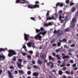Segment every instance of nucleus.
Instances as JSON below:
<instances>
[{"mask_svg":"<svg viewBox=\"0 0 78 78\" xmlns=\"http://www.w3.org/2000/svg\"><path fill=\"white\" fill-rule=\"evenodd\" d=\"M66 59H70V57L68 55H65L63 57V59H66Z\"/></svg>","mask_w":78,"mask_h":78,"instance_id":"nucleus-16","label":"nucleus"},{"mask_svg":"<svg viewBox=\"0 0 78 78\" xmlns=\"http://www.w3.org/2000/svg\"><path fill=\"white\" fill-rule=\"evenodd\" d=\"M60 51V49H56L55 50V51H56V53H58Z\"/></svg>","mask_w":78,"mask_h":78,"instance_id":"nucleus-45","label":"nucleus"},{"mask_svg":"<svg viewBox=\"0 0 78 78\" xmlns=\"http://www.w3.org/2000/svg\"><path fill=\"white\" fill-rule=\"evenodd\" d=\"M78 67H76L75 68H74L73 69L74 70H78Z\"/></svg>","mask_w":78,"mask_h":78,"instance_id":"nucleus-49","label":"nucleus"},{"mask_svg":"<svg viewBox=\"0 0 78 78\" xmlns=\"http://www.w3.org/2000/svg\"><path fill=\"white\" fill-rule=\"evenodd\" d=\"M59 20H61V19H62V16L61 15H59Z\"/></svg>","mask_w":78,"mask_h":78,"instance_id":"nucleus-44","label":"nucleus"},{"mask_svg":"<svg viewBox=\"0 0 78 78\" xmlns=\"http://www.w3.org/2000/svg\"><path fill=\"white\" fill-rule=\"evenodd\" d=\"M72 67H76V63L73 64Z\"/></svg>","mask_w":78,"mask_h":78,"instance_id":"nucleus-40","label":"nucleus"},{"mask_svg":"<svg viewBox=\"0 0 78 78\" xmlns=\"http://www.w3.org/2000/svg\"><path fill=\"white\" fill-rule=\"evenodd\" d=\"M9 54H8V56L9 57H11L13 55H16V52L12 50L9 49L8 51Z\"/></svg>","mask_w":78,"mask_h":78,"instance_id":"nucleus-2","label":"nucleus"},{"mask_svg":"<svg viewBox=\"0 0 78 78\" xmlns=\"http://www.w3.org/2000/svg\"><path fill=\"white\" fill-rule=\"evenodd\" d=\"M31 72L30 71H28L27 72V74L29 75H31Z\"/></svg>","mask_w":78,"mask_h":78,"instance_id":"nucleus-30","label":"nucleus"},{"mask_svg":"<svg viewBox=\"0 0 78 78\" xmlns=\"http://www.w3.org/2000/svg\"><path fill=\"white\" fill-rule=\"evenodd\" d=\"M46 31H44L42 32V35L44 36V35H45L46 34Z\"/></svg>","mask_w":78,"mask_h":78,"instance_id":"nucleus-34","label":"nucleus"},{"mask_svg":"<svg viewBox=\"0 0 78 78\" xmlns=\"http://www.w3.org/2000/svg\"><path fill=\"white\" fill-rule=\"evenodd\" d=\"M35 5H37V4H39V2L38 1H37L35 2Z\"/></svg>","mask_w":78,"mask_h":78,"instance_id":"nucleus-52","label":"nucleus"},{"mask_svg":"<svg viewBox=\"0 0 78 78\" xmlns=\"http://www.w3.org/2000/svg\"><path fill=\"white\" fill-rule=\"evenodd\" d=\"M75 9H76V8H75V7H73L71 10V12H74V11H75Z\"/></svg>","mask_w":78,"mask_h":78,"instance_id":"nucleus-21","label":"nucleus"},{"mask_svg":"<svg viewBox=\"0 0 78 78\" xmlns=\"http://www.w3.org/2000/svg\"><path fill=\"white\" fill-rule=\"evenodd\" d=\"M32 47H33L34 48H36V46L34 44H32Z\"/></svg>","mask_w":78,"mask_h":78,"instance_id":"nucleus-56","label":"nucleus"},{"mask_svg":"<svg viewBox=\"0 0 78 78\" xmlns=\"http://www.w3.org/2000/svg\"><path fill=\"white\" fill-rule=\"evenodd\" d=\"M71 27L73 28L75 27V24L73 23L72 24H71Z\"/></svg>","mask_w":78,"mask_h":78,"instance_id":"nucleus-32","label":"nucleus"},{"mask_svg":"<svg viewBox=\"0 0 78 78\" xmlns=\"http://www.w3.org/2000/svg\"><path fill=\"white\" fill-rule=\"evenodd\" d=\"M8 75H9V78H14V77H13V76L11 73V72L9 70L8 71Z\"/></svg>","mask_w":78,"mask_h":78,"instance_id":"nucleus-7","label":"nucleus"},{"mask_svg":"<svg viewBox=\"0 0 78 78\" xmlns=\"http://www.w3.org/2000/svg\"><path fill=\"white\" fill-rule=\"evenodd\" d=\"M12 60L13 61H16V57H14V58Z\"/></svg>","mask_w":78,"mask_h":78,"instance_id":"nucleus-54","label":"nucleus"},{"mask_svg":"<svg viewBox=\"0 0 78 78\" xmlns=\"http://www.w3.org/2000/svg\"><path fill=\"white\" fill-rule=\"evenodd\" d=\"M27 6L28 8H30V9H34V8H39V5H33L29 4L27 5Z\"/></svg>","mask_w":78,"mask_h":78,"instance_id":"nucleus-4","label":"nucleus"},{"mask_svg":"<svg viewBox=\"0 0 78 78\" xmlns=\"http://www.w3.org/2000/svg\"><path fill=\"white\" fill-rule=\"evenodd\" d=\"M34 68L35 69H38L39 68L38 67L36 66V65H34L33 66Z\"/></svg>","mask_w":78,"mask_h":78,"instance_id":"nucleus-46","label":"nucleus"},{"mask_svg":"<svg viewBox=\"0 0 78 78\" xmlns=\"http://www.w3.org/2000/svg\"><path fill=\"white\" fill-rule=\"evenodd\" d=\"M41 58H42L43 60H44L46 58V55H44V54H41Z\"/></svg>","mask_w":78,"mask_h":78,"instance_id":"nucleus-10","label":"nucleus"},{"mask_svg":"<svg viewBox=\"0 0 78 78\" xmlns=\"http://www.w3.org/2000/svg\"><path fill=\"white\" fill-rule=\"evenodd\" d=\"M76 19L75 18H73V19L72 20V21L71 22L70 24H72L73 23H75L76 21Z\"/></svg>","mask_w":78,"mask_h":78,"instance_id":"nucleus-12","label":"nucleus"},{"mask_svg":"<svg viewBox=\"0 0 78 78\" xmlns=\"http://www.w3.org/2000/svg\"><path fill=\"white\" fill-rule=\"evenodd\" d=\"M50 64H52L50 66V67H51V69L54 67V63H53V62H50Z\"/></svg>","mask_w":78,"mask_h":78,"instance_id":"nucleus-17","label":"nucleus"},{"mask_svg":"<svg viewBox=\"0 0 78 78\" xmlns=\"http://www.w3.org/2000/svg\"><path fill=\"white\" fill-rule=\"evenodd\" d=\"M60 5V2H58L56 4V6H59Z\"/></svg>","mask_w":78,"mask_h":78,"instance_id":"nucleus-41","label":"nucleus"},{"mask_svg":"<svg viewBox=\"0 0 78 78\" xmlns=\"http://www.w3.org/2000/svg\"><path fill=\"white\" fill-rule=\"evenodd\" d=\"M23 48L24 49H27V47L25 44H24L23 46Z\"/></svg>","mask_w":78,"mask_h":78,"instance_id":"nucleus-43","label":"nucleus"},{"mask_svg":"<svg viewBox=\"0 0 78 78\" xmlns=\"http://www.w3.org/2000/svg\"><path fill=\"white\" fill-rule=\"evenodd\" d=\"M58 72V74L60 75H62V74H63V73L62 72V71L61 70H59Z\"/></svg>","mask_w":78,"mask_h":78,"instance_id":"nucleus-24","label":"nucleus"},{"mask_svg":"<svg viewBox=\"0 0 78 78\" xmlns=\"http://www.w3.org/2000/svg\"><path fill=\"white\" fill-rule=\"evenodd\" d=\"M27 58H28V59L29 60H31V56L30 55H28L27 56Z\"/></svg>","mask_w":78,"mask_h":78,"instance_id":"nucleus-23","label":"nucleus"},{"mask_svg":"<svg viewBox=\"0 0 78 78\" xmlns=\"http://www.w3.org/2000/svg\"><path fill=\"white\" fill-rule=\"evenodd\" d=\"M31 19L32 20H34V21H36V20H35V18L33 17H30Z\"/></svg>","mask_w":78,"mask_h":78,"instance_id":"nucleus-37","label":"nucleus"},{"mask_svg":"<svg viewBox=\"0 0 78 78\" xmlns=\"http://www.w3.org/2000/svg\"><path fill=\"white\" fill-rule=\"evenodd\" d=\"M49 12H50V11H48L47 12L46 14V19H47V20H51V19H52V20H53V19H54V20H56V18H55V16H54L53 15L51 16V17H49Z\"/></svg>","mask_w":78,"mask_h":78,"instance_id":"nucleus-1","label":"nucleus"},{"mask_svg":"<svg viewBox=\"0 0 78 78\" xmlns=\"http://www.w3.org/2000/svg\"><path fill=\"white\" fill-rule=\"evenodd\" d=\"M62 65H60V66L61 67H64L66 66V63H65V62H63L62 63Z\"/></svg>","mask_w":78,"mask_h":78,"instance_id":"nucleus-19","label":"nucleus"},{"mask_svg":"<svg viewBox=\"0 0 78 78\" xmlns=\"http://www.w3.org/2000/svg\"><path fill=\"white\" fill-rule=\"evenodd\" d=\"M37 37L38 38V40H40V41H42V39H41V38H42V37L41 36H40L39 34H37L34 37V38L36 39H37Z\"/></svg>","mask_w":78,"mask_h":78,"instance_id":"nucleus-5","label":"nucleus"},{"mask_svg":"<svg viewBox=\"0 0 78 78\" xmlns=\"http://www.w3.org/2000/svg\"><path fill=\"white\" fill-rule=\"evenodd\" d=\"M59 41L60 42H63V43H65L67 42V39L66 38H63L62 40H59Z\"/></svg>","mask_w":78,"mask_h":78,"instance_id":"nucleus-11","label":"nucleus"},{"mask_svg":"<svg viewBox=\"0 0 78 78\" xmlns=\"http://www.w3.org/2000/svg\"><path fill=\"white\" fill-rule=\"evenodd\" d=\"M54 42V40H52L51 41V43H53Z\"/></svg>","mask_w":78,"mask_h":78,"instance_id":"nucleus-63","label":"nucleus"},{"mask_svg":"<svg viewBox=\"0 0 78 78\" xmlns=\"http://www.w3.org/2000/svg\"><path fill=\"white\" fill-rule=\"evenodd\" d=\"M23 56H26L27 55V54L26 53H23Z\"/></svg>","mask_w":78,"mask_h":78,"instance_id":"nucleus-62","label":"nucleus"},{"mask_svg":"<svg viewBox=\"0 0 78 78\" xmlns=\"http://www.w3.org/2000/svg\"><path fill=\"white\" fill-rule=\"evenodd\" d=\"M69 1H69V0H66V3H69Z\"/></svg>","mask_w":78,"mask_h":78,"instance_id":"nucleus-57","label":"nucleus"},{"mask_svg":"<svg viewBox=\"0 0 78 78\" xmlns=\"http://www.w3.org/2000/svg\"><path fill=\"white\" fill-rule=\"evenodd\" d=\"M9 69H13L14 70V67L12 66H10Z\"/></svg>","mask_w":78,"mask_h":78,"instance_id":"nucleus-38","label":"nucleus"},{"mask_svg":"<svg viewBox=\"0 0 78 78\" xmlns=\"http://www.w3.org/2000/svg\"><path fill=\"white\" fill-rule=\"evenodd\" d=\"M29 53L32 55L33 54V51H29Z\"/></svg>","mask_w":78,"mask_h":78,"instance_id":"nucleus-59","label":"nucleus"},{"mask_svg":"<svg viewBox=\"0 0 78 78\" xmlns=\"http://www.w3.org/2000/svg\"><path fill=\"white\" fill-rule=\"evenodd\" d=\"M33 75L34 76H38V75H39V73L37 72H34L33 73Z\"/></svg>","mask_w":78,"mask_h":78,"instance_id":"nucleus-14","label":"nucleus"},{"mask_svg":"<svg viewBox=\"0 0 78 78\" xmlns=\"http://www.w3.org/2000/svg\"><path fill=\"white\" fill-rule=\"evenodd\" d=\"M70 28H69V27L67 28L64 31H65L66 32H67L69 31H70Z\"/></svg>","mask_w":78,"mask_h":78,"instance_id":"nucleus-25","label":"nucleus"},{"mask_svg":"<svg viewBox=\"0 0 78 78\" xmlns=\"http://www.w3.org/2000/svg\"><path fill=\"white\" fill-rule=\"evenodd\" d=\"M54 15H55V18H58V14H54Z\"/></svg>","mask_w":78,"mask_h":78,"instance_id":"nucleus-47","label":"nucleus"},{"mask_svg":"<svg viewBox=\"0 0 78 78\" xmlns=\"http://www.w3.org/2000/svg\"><path fill=\"white\" fill-rule=\"evenodd\" d=\"M64 48H67V49L69 48V47L67 46L66 45H64Z\"/></svg>","mask_w":78,"mask_h":78,"instance_id":"nucleus-42","label":"nucleus"},{"mask_svg":"<svg viewBox=\"0 0 78 78\" xmlns=\"http://www.w3.org/2000/svg\"><path fill=\"white\" fill-rule=\"evenodd\" d=\"M65 73L66 74H68V75H69V74H70V71H66L65 72Z\"/></svg>","mask_w":78,"mask_h":78,"instance_id":"nucleus-33","label":"nucleus"},{"mask_svg":"<svg viewBox=\"0 0 78 78\" xmlns=\"http://www.w3.org/2000/svg\"><path fill=\"white\" fill-rule=\"evenodd\" d=\"M16 3H22V2L20 1V0H16Z\"/></svg>","mask_w":78,"mask_h":78,"instance_id":"nucleus-22","label":"nucleus"},{"mask_svg":"<svg viewBox=\"0 0 78 78\" xmlns=\"http://www.w3.org/2000/svg\"><path fill=\"white\" fill-rule=\"evenodd\" d=\"M40 30H41V31H44V28H43V27H41Z\"/></svg>","mask_w":78,"mask_h":78,"instance_id":"nucleus-58","label":"nucleus"},{"mask_svg":"<svg viewBox=\"0 0 78 78\" xmlns=\"http://www.w3.org/2000/svg\"><path fill=\"white\" fill-rule=\"evenodd\" d=\"M64 33V31L62 30H61L60 32H59L58 35L57 36L58 37H60L63 34V33Z\"/></svg>","mask_w":78,"mask_h":78,"instance_id":"nucleus-8","label":"nucleus"},{"mask_svg":"<svg viewBox=\"0 0 78 78\" xmlns=\"http://www.w3.org/2000/svg\"><path fill=\"white\" fill-rule=\"evenodd\" d=\"M66 69L67 68L66 67H64L62 68V70H66Z\"/></svg>","mask_w":78,"mask_h":78,"instance_id":"nucleus-51","label":"nucleus"},{"mask_svg":"<svg viewBox=\"0 0 78 78\" xmlns=\"http://www.w3.org/2000/svg\"><path fill=\"white\" fill-rule=\"evenodd\" d=\"M74 5V3L73 2H71L70 3V6H72Z\"/></svg>","mask_w":78,"mask_h":78,"instance_id":"nucleus-50","label":"nucleus"},{"mask_svg":"<svg viewBox=\"0 0 78 78\" xmlns=\"http://www.w3.org/2000/svg\"><path fill=\"white\" fill-rule=\"evenodd\" d=\"M50 62H47V66H50Z\"/></svg>","mask_w":78,"mask_h":78,"instance_id":"nucleus-48","label":"nucleus"},{"mask_svg":"<svg viewBox=\"0 0 78 78\" xmlns=\"http://www.w3.org/2000/svg\"><path fill=\"white\" fill-rule=\"evenodd\" d=\"M61 43L60 42H58L57 43V45L58 47L61 46Z\"/></svg>","mask_w":78,"mask_h":78,"instance_id":"nucleus-39","label":"nucleus"},{"mask_svg":"<svg viewBox=\"0 0 78 78\" xmlns=\"http://www.w3.org/2000/svg\"><path fill=\"white\" fill-rule=\"evenodd\" d=\"M20 1H23L24 2H21V3H23L24 4V3H27L28 1L26 0H20Z\"/></svg>","mask_w":78,"mask_h":78,"instance_id":"nucleus-18","label":"nucleus"},{"mask_svg":"<svg viewBox=\"0 0 78 78\" xmlns=\"http://www.w3.org/2000/svg\"><path fill=\"white\" fill-rule=\"evenodd\" d=\"M24 39L27 41L28 40V38L30 37V34H24Z\"/></svg>","mask_w":78,"mask_h":78,"instance_id":"nucleus-6","label":"nucleus"},{"mask_svg":"<svg viewBox=\"0 0 78 78\" xmlns=\"http://www.w3.org/2000/svg\"><path fill=\"white\" fill-rule=\"evenodd\" d=\"M59 32V30H58L57 31H56V30H55L54 31V34L56 33V34H58Z\"/></svg>","mask_w":78,"mask_h":78,"instance_id":"nucleus-20","label":"nucleus"},{"mask_svg":"<svg viewBox=\"0 0 78 78\" xmlns=\"http://www.w3.org/2000/svg\"><path fill=\"white\" fill-rule=\"evenodd\" d=\"M57 58H58V59L59 60L61 59V58H60V57L59 56V55H56Z\"/></svg>","mask_w":78,"mask_h":78,"instance_id":"nucleus-31","label":"nucleus"},{"mask_svg":"<svg viewBox=\"0 0 78 78\" xmlns=\"http://www.w3.org/2000/svg\"><path fill=\"white\" fill-rule=\"evenodd\" d=\"M60 21L61 23H63V22H64V20L62 19Z\"/></svg>","mask_w":78,"mask_h":78,"instance_id":"nucleus-60","label":"nucleus"},{"mask_svg":"<svg viewBox=\"0 0 78 78\" xmlns=\"http://www.w3.org/2000/svg\"><path fill=\"white\" fill-rule=\"evenodd\" d=\"M75 46V44H73L70 45L71 47H74Z\"/></svg>","mask_w":78,"mask_h":78,"instance_id":"nucleus-55","label":"nucleus"},{"mask_svg":"<svg viewBox=\"0 0 78 78\" xmlns=\"http://www.w3.org/2000/svg\"><path fill=\"white\" fill-rule=\"evenodd\" d=\"M27 45L29 47H31L32 45V43L31 42H28L27 43Z\"/></svg>","mask_w":78,"mask_h":78,"instance_id":"nucleus-15","label":"nucleus"},{"mask_svg":"<svg viewBox=\"0 0 78 78\" xmlns=\"http://www.w3.org/2000/svg\"><path fill=\"white\" fill-rule=\"evenodd\" d=\"M37 63L39 64H42V61H41L40 60H38Z\"/></svg>","mask_w":78,"mask_h":78,"instance_id":"nucleus-26","label":"nucleus"},{"mask_svg":"<svg viewBox=\"0 0 78 78\" xmlns=\"http://www.w3.org/2000/svg\"><path fill=\"white\" fill-rule=\"evenodd\" d=\"M18 61L19 62H16V64L17 65L18 68L21 69L22 68V67H23V65H22V63H21V62H22V60L21 59H18Z\"/></svg>","mask_w":78,"mask_h":78,"instance_id":"nucleus-3","label":"nucleus"},{"mask_svg":"<svg viewBox=\"0 0 78 78\" xmlns=\"http://www.w3.org/2000/svg\"><path fill=\"white\" fill-rule=\"evenodd\" d=\"M64 6V4H63V3H60V7H62Z\"/></svg>","mask_w":78,"mask_h":78,"instance_id":"nucleus-35","label":"nucleus"},{"mask_svg":"<svg viewBox=\"0 0 78 78\" xmlns=\"http://www.w3.org/2000/svg\"><path fill=\"white\" fill-rule=\"evenodd\" d=\"M51 22H49L48 23V24H45V25H46V26H48V25H50V26L51 25Z\"/></svg>","mask_w":78,"mask_h":78,"instance_id":"nucleus-27","label":"nucleus"},{"mask_svg":"<svg viewBox=\"0 0 78 78\" xmlns=\"http://www.w3.org/2000/svg\"><path fill=\"white\" fill-rule=\"evenodd\" d=\"M5 59V56L4 55H0V61H3Z\"/></svg>","mask_w":78,"mask_h":78,"instance_id":"nucleus-9","label":"nucleus"},{"mask_svg":"<svg viewBox=\"0 0 78 78\" xmlns=\"http://www.w3.org/2000/svg\"><path fill=\"white\" fill-rule=\"evenodd\" d=\"M62 78H66V76L63 75L62 76Z\"/></svg>","mask_w":78,"mask_h":78,"instance_id":"nucleus-64","label":"nucleus"},{"mask_svg":"<svg viewBox=\"0 0 78 78\" xmlns=\"http://www.w3.org/2000/svg\"><path fill=\"white\" fill-rule=\"evenodd\" d=\"M36 33H39L40 32V31H41V30H38V29H36Z\"/></svg>","mask_w":78,"mask_h":78,"instance_id":"nucleus-29","label":"nucleus"},{"mask_svg":"<svg viewBox=\"0 0 78 78\" xmlns=\"http://www.w3.org/2000/svg\"><path fill=\"white\" fill-rule=\"evenodd\" d=\"M15 74H17L18 73V71L17 70H15L14 71Z\"/></svg>","mask_w":78,"mask_h":78,"instance_id":"nucleus-61","label":"nucleus"},{"mask_svg":"<svg viewBox=\"0 0 78 78\" xmlns=\"http://www.w3.org/2000/svg\"><path fill=\"white\" fill-rule=\"evenodd\" d=\"M48 59L49 60H51V61H55V59L52 57L51 56H49Z\"/></svg>","mask_w":78,"mask_h":78,"instance_id":"nucleus-13","label":"nucleus"},{"mask_svg":"<svg viewBox=\"0 0 78 78\" xmlns=\"http://www.w3.org/2000/svg\"><path fill=\"white\" fill-rule=\"evenodd\" d=\"M19 73H21V74H24V72L22 70H20L19 71Z\"/></svg>","mask_w":78,"mask_h":78,"instance_id":"nucleus-28","label":"nucleus"},{"mask_svg":"<svg viewBox=\"0 0 78 78\" xmlns=\"http://www.w3.org/2000/svg\"><path fill=\"white\" fill-rule=\"evenodd\" d=\"M65 21H67L68 20V17L67 16H66L65 17Z\"/></svg>","mask_w":78,"mask_h":78,"instance_id":"nucleus-36","label":"nucleus"},{"mask_svg":"<svg viewBox=\"0 0 78 78\" xmlns=\"http://www.w3.org/2000/svg\"><path fill=\"white\" fill-rule=\"evenodd\" d=\"M70 62L71 64H73V63L74 62L73 61V60H72L70 61Z\"/></svg>","mask_w":78,"mask_h":78,"instance_id":"nucleus-53","label":"nucleus"}]
</instances>
